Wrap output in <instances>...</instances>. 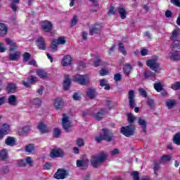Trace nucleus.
I'll list each match as a JSON object with an SVG mask.
<instances>
[{"mask_svg": "<svg viewBox=\"0 0 180 180\" xmlns=\"http://www.w3.org/2000/svg\"><path fill=\"white\" fill-rule=\"evenodd\" d=\"M101 131H103V134H100L99 136L95 137V141L98 144L103 141H107V143H110V141H112L113 139H115V134H113L112 129L103 128L101 129Z\"/></svg>", "mask_w": 180, "mask_h": 180, "instance_id": "f257e3e1", "label": "nucleus"}, {"mask_svg": "<svg viewBox=\"0 0 180 180\" xmlns=\"http://www.w3.org/2000/svg\"><path fill=\"white\" fill-rule=\"evenodd\" d=\"M108 158V155L105 152H101L99 155H93L90 160L91 165L93 168H98L100 165H102Z\"/></svg>", "mask_w": 180, "mask_h": 180, "instance_id": "f03ea898", "label": "nucleus"}, {"mask_svg": "<svg viewBox=\"0 0 180 180\" xmlns=\"http://www.w3.org/2000/svg\"><path fill=\"white\" fill-rule=\"evenodd\" d=\"M73 82L79 85L86 86L89 84V77L85 75H75L72 77Z\"/></svg>", "mask_w": 180, "mask_h": 180, "instance_id": "7ed1b4c3", "label": "nucleus"}, {"mask_svg": "<svg viewBox=\"0 0 180 180\" xmlns=\"http://www.w3.org/2000/svg\"><path fill=\"white\" fill-rule=\"evenodd\" d=\"M120 133L125 136V137H131L136 134V126L129 124L125 127H122L120 129Z\"/></svg>", "mask_w": 180, "mask_h": 180, "instance_id": "20e7f679", "label": "nucleus"}, {"mask_svg": "<svg viewBox=\"0 0 180 180\" xmlns=\"http://www.w3.org/2000/svg\"><path fill=\"white\" fill-rule=\"evenodd\" d=\"M128 101L129 109H134L136 106V94L134 90L131 89L128 91Z\"/></svg>", "mask_w": 180, "mask_h": 180, "instance_id": "39448f33", "label": "nucleus"}, {"mask_svg": "<svg viewBox=\"0 0 180 180\" xmlns=\"http://www.w3.org/2000/svg\"><path fill=\"white\" fill-rule=\"evenodd\" d=\"M146 65L149 67L154 72H160V63H157L155 60H146Z\"/></svg>", "mask_w": 180, "mask_h": 180, "instance_id": "423d86ee", "label": "nucleus"}, {"mask_svg": "<svg viewBox=\"0 0 180 180\" xmlns=\"http://www.w3.org/2000/svg\"><path fill=\"white\" fill-rule=\"evenodd\" d=\"M41 27L45 33H51L53 32V23L49 20H44L41 22Z\"/></svg>", "mask_w": 180, "mask_h": 180, "instance_id": "0eeeda50", "label": "nucleus"}, {"mask_svg": "<svg viewBox=\"0 0 180 180\" xmlns=\"http://www.w3.org/2000/svg\"><path fill=\"white\" fill-rule=\"evenodd\" d=\"M101 31L102 24L96 22L91 26V28L89 29V35L94 36V34H99Z\"/></svg>", "mask_w": 180, "mask_h": 180, "instance_id": "6e6552de", "label": "nucleus"}, {"mask_svg": "<svg viewBox=\"0 0 180 180\" xmlns=\"http://www.w3.org/2000/svg\"><path fill=\"white\" fill-rule=\"evenodd\" d=\"M8 133H11V125L6 123L3 124L0 128V140H2Z\"/></svg>", "mask_w": 180, "mask_h": 180, "instance_id": "1a4fd4ad", "label": "nucleus"}, {"mask_svg": "<svg viewBox=\"0 0 180 180\" xmlns=\"http://www.w3.org/2000/svg\"><path fill=\"white\" fill-rule=\"evenodd\" d=\"M27 82L22 80V85H24L25 88H32V86H30V84L33 85L36 82H37V77H36V76L31 75L27 77Z\"/></svg>", "mask_w": 180, "mask_h": 180, "instance_id": "9d476101", "label": "nucleus"}, {"mask_svg": "<svg viewBox=\"0 0 180 180\" xmlns=\"http://www.w3.org/2000/svg\"><path fill=\"white\" fill-rule=\"evenodd\" d=\"M76 165L78 168H82V169H88L89 167V160L88 159H80L76 161Z\"/></svg>", "mask_w": 180, "mask_h": 180, "instance_id": "9b49d317", "label": "nucleus"}, {"mask_svg": "<svg viewBox=\"0 0 180 180\" xmlns=\"http://www.w3.org/2000/svg\"><path fill=\"white\" fill-rule=\"evenodd\" d=\"M67 175H68L67 170L64 169H58L54 174L53 177L56 179H65Z\"/></svg>", "mask_w": 180, "mask_h": 180, "instance_id": "f8f14e48", "label": "nucleus"}, {"mask_svg": "<svg viewBox=\"0 0 180 180\" xmlns=\"http://www.w3.org/2000/svg\"><path fill=\"white\" fill-rule=\"evenodd\" d=\"M143 75L145 79H148V78H150L151 81H155L157 78V75L148 69H145Z\"/></svg>", "mask_w": 180, "mask_h": 180, "instance_id": "ddd939ff", "label": "nucleus"}, {"mask_svg": "<svg viewBox=\"0 0 180 180\" xmlns=\"http://www.w3.org/2000/svg\"><path fill=\"white\" fill-rule=\"evenodd\" d=\"M35 43L39 50H46V40H44V38H43V37H38L37 39L35 41Z\"/></svg>", "mask_w": 180, "mask_h": 180, "instance_id": "4468645a", "label": "nucleus"}, {"mask_svg": "<svg viewBox=\"0 0 180 180\" xmlns=\"http://www.w3.org/2000/svg\"><path fill=\"white\" fill-rule=\"evenodd\" d=\"M68 116H65V114H63V118L62 120V126L65 131H71L70 127H71V122L69 120Z\"/></svg>", "mask_w": 180, "mask_h": 180, "instance_id": "2eb2a0df", "label": "nucleus"}, {"mask_svg": "<svg viewBox=\"0 0 180 180\" xmlns=\"http://www.w3.org/2000/svg\"><path fill=\"white\" fill-rule=\"evenodd\" d=\"M51 158H58L60 157H64V152L61 148L58 149H52L51 152L50 153Z\"/></svg>", "mask_w": 180, "mask_h": 180, "instance_id": "dca6fc26", "label": "nucleus"}, {"mask_svg": "<svg viewBox=\"0 0 180 180\" xmlns=\"http://www.w3.org/2000/svg\"><path fill=\"white\" fill-rule=\"evenodd\" d=\"M38 130H39L41 134H46L50 131V129H49V127L44 122H39L38 126L37 127Z\"/></svg>", "mask_w": 180, "mask_h": 180, "instance_id": "f3484780", "label": "nucleus"}, {"mask_svg": "<svg viewBox=\"0 0 180 180\" xmlns=\"http://www.w3.org/2000/svg\"><path fill=\"white\" fill-rule=\"evenodd\" d=\"M65 79L63 81V89L64 91H68L71 88V79H70V75H65Z\"/></svg>", "mask_w": 180, "mask_h": 180, "instance_id": "a211bd4d", "label": "nucleus"}, {"mask_svg": "<svg viewBox=\"0 0 180 180\" xmlns=\"http://www.w3.org/2000/svg\"><path fill=\"white\" fill-rule=\"evenodd\" d=\"M56 110H61L64 106V100L61 98H57L53 103Z\"/></svg>", "mask_w": 180, "mask_h": 180, "instance_id": "6ab92c4d", "label": "nucleus"}, {"mask_svg": "<svg viewBox=\"0 0 180 180\" xmlns=\"http://www.w3.org/2000/svg\"><path fill=\"white\" fill-rule=\"evenodd\" d=\"M6 42L8 46H10L9 51H15L18 49V44L15 41H12L9 38H6Z\"/></svg>", "mask_w": 180, "mask_h": 180, "instance_id": "aec40b11", "label": "nucleus"}, {"mask_svg": "<svg viewBox=\"0 0 180 180\" xmlns=\"http://www.w3.org/2000/svg\"><path fill=\"white\" fill-rule=\"evenodd\" d=\"M61 64L63 67H68V65H71V64H72V58H71V56H65L61 61Z\"/></svg>", "mask_w": 180, "mask_h": 180, "instance_id": "412c9836", "label": "nucleus"}, {"mask_svg": "<svg viewBox=\"0 0 180 180\" xmlns=\"http://www.w3.org/2000/svg\"><path fill=\"white\" fill-rule=\"evenodd\" d=\"M138 124L139 126H141L142 131H143L145 134H147V121L141 117H139L138 119Z\"/></svg>", "mask_w": 180, "mask_h": 180, "instance_id": "4be33fe9", "label": "nucleus"}, {"mask_svg": "<svg viewBox=\"0 0 180 180\" xmlns=\"http://www.w3.org/2000/svg\"><path fill=\"white\" fill-rule=\"evenodd\" d=\"M105 115H106V110L105 108H101L97 113L94 114V119H96V120L101 121L103 119V116H105Z\"/></svg>", "mask_w": 180, "mask_h": 180, "instance_id": "5701e85b", "label": "nucleus"}, {"mask_svg": "<svg viewBox=\"0 0 180 180\" xmlns=\"http://www.w3.org/2000/svg\"><path fill=\"white\" fill-rule=\"evenodd\" d=\"M8 25L0 22V37H4V36H6L8 34Z\"/></svg>", "mask_w": 180, "mask_h": 180, "instance_id": "b1692460", "label": "nucleus"}, {"mask_svg": "<svg viewBox=\"0 0 180 180\" xmlns=\"http://www.w3.org/2000/svg\"><path fill=\"white\" fill-rule=\"evenodd\" d=\"M117 11H118V13H120V16L121 19H126L127 16V11H126V9H124V6L122 4L120 5L117 7Z\"/></svg>", "mask_w": 180, "mask_h": 180, "instance_id": "393cba45", "label": "nucleus"}, {"mask_svg": "<svg viewBox=\"0 0 180 180\" xmlns=\"http://www.w3.org/2000/svg\"><path fill=\"white\" fill-rule=\"evenodd\" d=\"M8 103L11 106H16L18 103H19V101H18V97L15 95H11L9 96L8 98Z\"/></svg>", "mask_w": 180, "mask_h": 180, "instance_id": "a878e982", "label": "nucleus"}, {"mask_svg": "<svg viewBox=\"0 0 180 180\" xmlns=\"http://www.w3.org/2000/svg\"><path fill=\"white\" fill-rule=\"evenodd\" d=\"M131 70H133V66L130 63H125L122 68L124 74L129 77L131 74Z\"/></svg>", "mask_w": 180, "mask_h": 180, "instance_id": "bb28decb", "label": "nucleus"}, {"mask_svg": "<svg viewBox=\"0 0 180 180\" xmlns=\"http://www.w3.org/2000/svg\"><path fill=\"white\" fill-rule=\"evenodd\" d=\"M172 51H176L177 53H180V41L175 40L173 41L171 44Z\"/></svg>", "mask_w": 180, "mask_h": 180, "instance_id": "cd10ccee", "label": "nucleus"}, {"mask_svg": "<svg viewBox=\"0 0 180 180\" xmlns=\"http://www.w3.org/2000/svg\"><path fill=\"white\" fill-rule=\"evenodd\" d=\"M179 35H180L179 28L174 29L170 37V40H172V41H175V40H178L179 39Z\"/></svg>", "mask_w": 180, "mask_h": 180, "instance_id": "c85d7f7f", "label": "nucleus"}, {"mask_svg": "<svg viewBox=\"0 0 180 180\" xmlns=\"http://www.w3.org/2000/svg\"><path fill=\"white\" fill-rule=\"evenodd\" d=\"M5 144H6V146H9L10 147L16 146V139H15V138L13 136H8L5 140Z\"/></svg>", "mask_w": 180, "mask_h": 180, "instance_id": "c756f323", "label": "nucleus"}, {"mask_svg": "<svg viewBox=\"0 0 180 180\" xmlns=\"http://www.w3.org/2000/svg\"><path fill=\"white\" fill-rule=\"evenodd\" d=\"M6 89L8 94H15V92L16 91V84L13 83H10L6 87Z\"/></svg>", "mask_w": 180, "mask_h": 180, "instance_id": "7c9ffc66", "label": "nucleus"}, {"mask_svg": "<svg viewBox=\"0 0 180 180\" xmlns=\"http://www.w3.org/2000/svg\"><path fill=\"white\" fill-rule=\"evenodd\" d=\"M36 72L37 75H38V77H39V78H41L42 79H44L47 78V77H49L47 75V72L41 69L37 70Z\"/></svg>", "mask_w": 180, "mask_h": 180, "instance_id": "2f4dec72", "label": "nucleus"}, {"mask_svg": "<svg viewBox=\"0 0 180 180\" xmlns=\"http://www.w3.org/2000/svg\"><path fill=\"white\" fill-rule=\"evenodd\" d=\"M180 52L177 51H173V53H171V55H169V58L172 60V61H179L180 60Z\"/></svg>", "mask_w": 180, "mask_h": 180, "instance_id": "473e14b6", "label": "nucleus"}, {"mask_svg": "<svg viewBox=\"0 0 180 180\" xmlns=\"http://www.w3.org/2000/svg\"><path fill=\"white\" fill-rule=\"evenodd\" d=\"M20 57V52L16 51L14 53H11L8 56V60L10 61H16Z\"/></svg>", "mask_w": 180, "mask_h": 180, "instance_id": "72a5a7b5", "label": "nucleus"}, {"mask_svg": "<svg viewBox=\"0 0 180 180\" xmlns=\"http://www.w3.org/2000/svg\"><path fill=\"white\" fill-rule=\"evenodd\" d=\"M58 44H57V41L56 39H53L51 42V44L50 46V51L51 53H56L57 50H58Z\"/></svg>", "mask_w": 180, "mask_h": 180, "instance_id": "f704fd0d", "label": "nucleus"}, {"mask_svg": "<svg viewBox=\"0 0 180 180\" xmlns=\"http://www.w3.org/2000/svg\"><path fill=\"white\" fill-rule=\"evenodd\" d=\"M175 105H176V100L175 99H169L166 101V106L168 108V109H172Z\"/></svg>", "mask_w": 180, "mask_h": 180, "instance_id": "c9c22d12", "label": "nucleus"}, {"mask_svg": "<svg viewBox=\"0 0 180 180\" xmlns=\"http://www.w3.org/2000/svg\"><path fill=\"white\" fill-rule=\"evenodd\" d=\"M172 160V155H165L160 158V163L163 162H169Z\"/></svg>", "mask_w": 180, "mask_h": 180, "instance_id": "e433bc0d", "label": "nucleus"}, {"mask_svg": "<svg viewBox=\"0 0 180 180\" xmlns=\"http://www.w3.org/2000/svg\"><path fill=\"white\" fill-rule=\"evenodd\" d=\"M95 89L89 88L87 89L86 96L90 98V99H94L95 98Z\"/></svg>", "mask_w": 180, "mask_h": 180, "instance_id": "4c0bfd02", "label": "nucleus"}, {"mask_svg": "<svg viewBox=\"0 0 180 180\" xmlns=\"http://www.w3.org/2000/svg\"><path fill=\"white\" fill-rule=\"evenodd\" d=\"M173 143L176 146H180V132L175 134L173 138Z\"/></svg>", "mask_w": 180, "mask_h": 180, "instance_id": "58836bf2", "label": "nucleus"}, {"mask_svg": "<svg viewBox=\"0 0 180 180\" xmlns=\"http://www.w3.org/2000/svg\"><path fill=\"white\" fill-rule=\"evenodd\" d=\"M29 131H30V127L25 126L19 131V135L25 136V134H27V133H29Z\"/></svg>", "mask_w": 180, "mask_h": 180, "instance_id": "ea45409f", "label": "nucleus"}, {"mask_svg": "<svg viewBox=\"0 0 180 180\" xmlns=\"http://www.w3.org/2000/svg\"><path fill=\"white\" fill-rule=\"evenodd\" d=\"M118 50L123 54V56H127V51H126V48L123 46V43L120 42L118 44Z\"/></svg>", "mask_w": 180, "mask_h": 180, "instance_id": "a19ab883", "label": "nucleus"}, {"mask_svg": "<svg viewBox=\"0 0 180 180\" xmlns=\"http://www.w3.org/2000/svg\"><path fill=\"white\" fill-rule=\"evenodd\" d=\"M0 158L1 160H5L8 158V150L3 149L0 150Z\"/></svg>", "mask_w": 180, "mask_h": 180, "instance_id": "79ce46f5", "label": "nucleus"}, {"mask_svg": "<svg viewBox=\"0 0 180 180\" xmlns=\"http://www.w3.org/2000/svg\"><path fill=\"white\" fill-rule=\"evenodd\" d=\"M153 86H154V89H155L157 92H161V91L164 89V88H162V84H161V82L155 83L153 84Z\"/></svg>", "mask_w": 180, "mask_h": 180, "instance_id": "37998d69", "label": "nucleus"}, {"mask_svg": "<svg viewBox=\"0 0 180 180\" xmlns=\"http://www.w3.org/2000/svg\"><path fill=\"white\" fill-rule=\"evenodd\" d=\"M153 171L155 175H158V169H160V162H157V160H154Z\"/></svg>", "mask_w": 180, "mask_h": 180, "instance_id": "c03bdc74", "label": "nucleus"}, {"mask_svg": "<svg viewBox=\"0 0 180 180\" xmlns=\"http://www.w3.org/2000/svg\"><path fill=\"white\" fill-rule=\"evenodd\" d=\"M32 103L35 106H37V108H40V106H41L42 101L41 99L36 98L33 99Z\"/></svg>", "mask_w": 180, "mask_h": 180, "instance_id": "a18cd8bd", "label": "nucleus"}, {"mask_svg": "<svg viewBox=\"0 0 180 180\" xmlns=\"http://www.w3.org/2000/svg\"><path fill=\"white\" fill-rule=\"evenodd\" d=\"M134 180H140V173L138 171H134L131 173Z\"/></svg>", "mask_w": 180, "mask_h": 180, "instance_id": "49530a36", "label": "nucleus"}, {"mask_svg": "<svg viewBox=\"0 0 180 180\" xmlns=\"http://www.w3.org/2000/svg\"><path fill=\"white\" fill-rule=\"evenodd\" d=\"M26 153H33L34 151V146L33 144L30 143L25 146Z\"/></svg>", "mask_w": 180, "mask_h": 180, "instance_id": "de8ad7c7", "label": "nucleus"}, {"mask_svg": "<svg viewBox=\"0 0 180 180\" xmlns=\"http://www.w3.org/2000/svg\"><path fill=\"white\" fill-rule=\"evenodd\" d=\"M53 134L55 139H58L61 134V130L59 128H55Z\"/></svg>", "mask_w": 180, "mask_h": 180, "instance_id": "09e8293b", "label": "nucleus"}, {"mask_svg": "<svg viewBox=\"0 0 180 180\" xmlns=\"http://www.w3.org/2000/svg\"><path fill=\"white\" fill-rule=\"evenodd\" d=\"M56 43L58 44H65L67 41L65 40V38L63 37H58L57 39H55Z\"/></svg>", "mask_w": 180, "mask_h": 180, "instance_id": "8fccbe9b", "label": "nucleus"}, {"mask_svg": "<svg viewBox=\"0 0 180 180\" xmlns=\"http://www.w3.org/2000/svg\"><path fill=\"white\" fill-rule=\"evenodd\" d=\"M17 165L18 167H26V160L23 159L17 160Z\"/></svg>", "mask_w": 180, "mask_h": 180, "instance_id": "3c124183", "label": "nucleus"}, {"mask_svg": "<svg viewBox=\"0 0 180 180\" xmlns=\"http://www.w3.org/2000/svg\"><path fill=\"white\" fill-rule=\"evenodd\" d=\"M139 92L141 96H143V98H147L148 94H147V91L143 88L139 89Z\"/></svg>", "mask_w": 180, "mask_h": 180, "instance_id": "603ef678", "label": "nucleus"}, {"mask_svg": "<svg viewBox=\"0 0 180 180\" xmlns=\"http://www.w3.org/2000/svg\"><path fill=\"white\" fill-rule=\"evenodd\" d=\"M171 88L172 89H174V91L180 89V82H176L174 84H172Z\"/></svg>", "mask_w": 180, "mask_h": 180, "instance_id": "864d4df0", "label": "nucleus"}, {"mask_svg": "<svg viewBox=\"0 0 180 180\" xmlns=\"http://www.w3.org/2000/svg\"><path fill=\"white\" fill-rule=\"evenodd\" d=\"M94 67L97 68V67H101L102 65V60L101 58H97L93 63Z\"/></svg>", "mask_w": 180, "mask_h": 180, "instance_id": "5fc2aeb1", "label": "nucleus"}, {"mask_svg": "<svg viewBox=\"0 0 180 180\" xmlns=\"http://www.w3.org/2000/svg\"><path fill=\"white\" fill-rule=\"evenodd\" d=\"M122 79H123V77L120 73H117L114 75V81H115V82H119L122 81Z\"/></svg>", "mask_w": 180, "mask_h": 180, "instance_id": "6e6d98bb", "label": "nucleus"}, {"mask_svg": "<svg viewBox=\"0 0 180 180\" xmlns=\"http://www.w3.org/2000/svg\"><path fill=\"white\" fill-rule=\"evenodd\" d=\"M30 57H32V56L30 55V53H28V52L24 53L23 61H25L26 63H27V61H29V60H30Z\"/></svg>", "mask_w": 180, "mask_h": 180, "instance_id": "4d7b16f0", "label": "nucleus"}, {"mask_svg": "<svg viewBox=\"0 0 180 180\" xmlns=\"http://www.w3.org/2000/svg\"><path fill=\"white\" fill-rule=\"evenodd\" d=\"M77 23H78V15H74L72 19L70 26L72 27V26H75Z\"/></svg>", "mask_w": 180, "mask_h": 180, "instance_id": "13d9d810", "label": "nucleus"}, {"mask_svg": "<svg viewBox=\"0 0 180 180\" xmlns=\"http://www.w3.org/2000/svg\"><path fill=\"white\" fill-rule=\"evenodd\" d=\"M147 103L152 109H154V99L148 98Z\"/></svg>", "mask_w": 180, "mask_h": 180, "instance_id": "bf43d9fd", "label": "nucleus"}, {"mask_svg": "<svg viewBox=\"0 0 180 180\" xmlns=\"http://www.w3.org/2000/svg\"><path fill=\"white\" fill-rule=\"evenodd\" d=\"M25 162H26V165L28 164L30 167H33V160H32V158L27 157L25 159Z\"/></svg>", "mask_w": 180, "mask_h": 180, "instance_id": "052dcab7", "label": "nucleus"}, {"mask_svg": "<svg viewBox=\"0 0 180 180\" xmlns=\"http://www.w3.org/2000/svg\"><path fill=\"white\" fill-rule=\"evenodd\" d=\"M108 15H116V12L115 11V6H110V10L108 12Z\"/></svg>", "mask_w": 180, "mask_h": 180, "instance_id": "680f3d73", "label": "nucleus"}, {"mask_svg": "<svg viewBox=\"0 0 180 180\" xmlns=\"http://www.w3.org/2000/svg\"><path fill=\"white\" fill-rule=\"evenodd\" d=\"M170 2L175 6L180 8V1L179 0H170Z\"/></svg>", "mask_w": 180, "mask_h": 180, "instance_id": "e2e57ef3", "label": "nucleus"}, {"mask_svg": "<svg viewBox=\"0 0 180 180\" xmlns=\"http://www.w3.org/2000/svg\"><path fill=\"white\" fill-rule=\"evenodd\" d=\"M1 171L3 174H8L9 172V167L4 166L1 169Z\"/></svg>", "mask_w": 180, "mask_h": 180, "instance_id": "0e129e2a", "label": "nucleus"}, {"mask_svg": "<svg viewBox=\"0 0 180 180\" xmlns=\"http://www.w3.org/2000/svg\"><path fill=\"white\" fill-rule=\"evenodd\" d=\"M135 119L136 118L134 117V116H133L131 114H129L128 115V122L129 123H130V124H131V123L134 122Z\"/></svg>", "mask_w": 180, "mask_h": 180, "instance_id": "69168bd1", "label": "nucleus"}, {"mask_svg": "<svg viewBox=\"0 0 180 180\" xmlns=\"http://www.w3.org/2000/svg\"><path fill=\"white\" fill-rule=\"evenodd\" d=\"M84 139H78L77 140V145L78 146V147H82V146H84Z\"/></svg>", "mask_w": 180, "mask_h": 180, "instance_id": "338daca9", "label": "nucleus"}, {"mask_svg": "<svg viewBox=\"0 0 180 180\" xmlns=\"http://www.w3.org/2000/svg\"><path fill=\"white\" fill-rule=\"evenodd\" d=\"M118 154H120V151L117 148H115L112 150H111V155H117Z\"/></svg>", "mask_w": 180, "mask_h": 180, "instance_id": "774afa93", "label": "nucleus"}]
</instances>
